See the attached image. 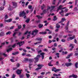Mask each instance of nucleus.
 <instances>
[{"label":"nucleus","mask_w":78,"mask_h":78,"mask_svg":"<svg viewBox=\"0 0 78 78\" xmlns=\"http://www.w3.org/2000/svg\"><path fill=\"white\" fill-rule=\"evenodd\" d=\"M25 44V42L24 41H20V42H18V43H17V45H19V47H21L23 44Z\"/></svg>","instance_id":"nucleus-6"},{"label":"nucleus","mask_w":78,"mask_h":78,"mask_svg":"<svg viewBox=\"0 0 78 78\" xmlns=\"http://www.w3.org/2000/svg\"><path fill=\"white\" fill-rule=\"evenodd\" d=\"M73 78H78V76L76 75H75L73 74Z\"/></svg>","instance_id":"nucleus-22"},{"label":"nucleus","mask_w":78,"mask_h":78,"mask_svg":"<svg viewBox=\"0 0 78 78\" xmlns=\"http://www.w3.org/2000/svg\"><path fill=\"white\" fill-rule=\"evenodd\" d=\"M44 8H45V4H43V5L41 6V9H44Z\"/></svg>","instance_id":"nucleus-27"},{"label":"nucleus","mask_w":78,"mask_h":78,"mask_svg":"<svg viewBox=\"0 0 78 78\" xmlns=\"http://www.w3.org/2000/svg\"><path fill=\"white\" fill-rule=\"evenodd\" d=\"M13 7L12 8H11V7H9L8 9V10H9V11H12V10L13 9Z\"/></svg>","instance_id":"nucleus-37"},{"label":"nucleus","mask_w":78,"mask_h":78,"mask_svg":"<svg viewBox=\"0 0 78 78\" xmlns=\"http://www.w3.org/2000/svg\"><path fill=\"white\" fill-rule=\"evenodd\" d=\"M26 76L27 78H29L30 76V74H29L28 73H26Z\"/></svg>","instance_id":"nucleus-28"},{"label":"nucleus","mask_w":78,"mask_h":78,"mask_svg":"<svg viewBox=\"0 0 78 78\" xmlns=\"http://www.w3.org/2000/svg\"><path fill=\"white\" fill-rule=\"evenodd\" d=\"M69 37L70 40H72L73 39H75V36H73V37Z\"/></svg>","instance_id":"nucleus-26"},{"label":"nucleus","mask_w":78,"mask_h":78,"mask_svg":"<svg viewBox=\"0 0 78 78\" xmlns=\"http://www.w3.org/2000/svg\"><path fill=\"white\" fill-rule=\"evenodd\" d=\"M12 19L10 18L8 20H5V22H12Z\"/></svg>","instance_id":"nucleus-13"},{"label":"nucleus","mask_w":78,"mask_h":78,"mask_svg":"<svg viewBox=\"0 0 78 78\" xmlns=\"http://www.w3.org/2000/svg\"><path fill=\"white\" fill-rule=\"evenodd\" d=\"M39 30H35L32 32V35H34V33H35V34H37V33H38Z\"/></svg>","instance_id":"nucleus-9"},{"label":"nucleus","mask_w":78,"mask_h":78,"mask_svg":"<svg viewBox=\"0 0 78 78\" xmlns=\"http://www.w3.org/2000/svg\"><path fill=\"white\" fill-rule=\"evenodd\" d=\"M11 31H9L6 32V35H8V34H9L10 35V34H11Z\"/></svg>","instance_id":"nucleus-31"},{"label":"nucleus","mask_w":78,"mask_h":78,"mask_svg":"<svg viewBox=\"0 0 78 78\" xmlns=\"http://www.w3.org/2000/svg\"><path fill=\"white\" fill-rule=\"evenodd\" d=\"M30 21V19H27V20H26L25 21V22L27 23H29V22Z\"/></svg>","instance_id":"nucleus-23"},{"label":"nucleus","mask_w":78,"mask_h":78,"mask_svg":"<svg viewBox=\"0 0 78 78\" xmlns=\"http://www.w3.org/2000/svg\"><path fill=\"white\" fill-rule=\"evenodd\" d=\"M16 66L17 67H20V64L18 63L17 64Z\"/></svg>","instance_id":"nucleus-57"},{"label":"nucleus","mask_w":78,"mask_h":78,"mask_svg":"<svg viewBox=\"0 0 78 78\" xmlns=\"http://www.w3.org/2000/svg\"><path fill=\"white\" fill-rule=\"evenodd\" d=\"M33 65V63H30L29 64V67L30 69V70H31V66H32Z\"/></svg>","instance_id":"nucleus-24"},{"label":"nucleus","mask_w":78,"mask_h":78,"mask_svg":"<svg viewBox=\"0 0 78 78\" xmlns=\"http://www.w3.org/2000/svg\"><path fill=\"white\" fill-rule=\"evenodd\" d=\"M10 61L11 62H16V61H14V59H10Z\"/></svg>","instance_id":"nucleus-36"},{"label":"nucleus","mask_w":78,"mask_h":78,"mask_svg":"<svg viewBox=\"0 0 78 78\" xmlns=\"http://www.w3.org/2000/svg\"><path fill=\"white\" fill-rule=\"evenodd\" d=\"M56 66H59V62L57 61L56 62Z\"/></svg>","instance_id":"nucleus-54"},{"label":"nucleus","mask_w":78,"mask_h":78,"mask_svg":"<svg viewBox=\"0 0 78 78\" xmlns=\"http://www.w3.org/2000/svg\"><path fill=\"white\" fill-rule=\"evenodd\" d=\"M25 15H26V13L25 12V11L23 10L22 12L20 13L19 16L21 17H24Z\"/></svg>","instance_id":"nucleus-2"},{"label":"nucleus","mask_w":78,"mask_h":78,"mask_svg":"<svg viewBox=\"0 0 78 78\" xmlns=\"http://www.w3.org/2000/svg\"><path fill=\"white\" fill-rule=\"evenodd\" d=\"M28 61H29L28 58H25L24 59V61L28 62Z\"/></svg>","instance_id":"nucleus-44"},{"label":"nucleus","mask_w":78,"mask_h":78,"mask_svg":"<svg viewBox=\"0 0 78 78\" xmlns=\"http://www.w3.org/2000/svg\"><path fill=\"white\" fill-rule=\"evenodd\" d=\"M45 74V72H42L41 73V75H44Z\"/></svg>","instance_id":"nucleus-64"},{"label":"nucleus","mask_w":78,"mask_h":78,"mask_svg":"<svg viewBox=\"0 0 78 78\" xmlns=\"http://www.w3.org/2000/svg\"><path fill=\"white\" fill-rule=\"evenodd\" d=\"M68 53V52L67 51H62V55H67Z\"/></svg>","instance_id":"nucleus-19"},{"label":"nucleus","mask_w":78,"mask_h":78,"mask_svg":"<svg viewBox=\"0 0 78 78\" xmlns=\"http://www.w3.org/2000/svg\"><path fill=\"white\" fill-rule=\"evenodd\" d=\"M39 34H46L47 32L45 31L44 32H40L39 33Z\"/></svg>","instance_id":"nucleus-20"},{"label":"nucleus","mask_w":78,"mask_h":78,"mask_svg":"<svg viewBox=\"0 0 78 78\" xmlns=\"http://www.w3.org/2000/svg\"><path fill=\"white\" fill-rule=\"evenodd\" d=\"M43 12L44 14H45V13H47V10L44 9L43 11Z\"/></svg>","instance_id":"nucleus-34"},{"label":"nucleus","mask_w":78,"mask_h":78,"mask_svg":"<svg viewBox=\"0 0 78 78\" xmlns=\"http://www.w3.org/2000/svg\"><path fill=\"white\" fill-rule=\"evenodd\" d=\"M8 18V16L7 15H6L5 16V19H7Z\"/></svg>","instance_id":"nucleus-41"},{"label":"nucleus","mask_w":78,"mask_h":78,"mask_svg":"<svg viewBox=\"0 0 78 78\" xmlns=\"http://www.w3.org/2000/svg\"><path fill=\"white\" fill-rule=\"evenodd\" d=\"M36 17H37L38 19H41V18H42V17L40 16L39 15H37L36 16Z\"/></svg>","instance_id":"nucleus-29"},{"label":"nucleus","mask_w":78,"mask_h":78,"mask_svg":"<svg viewBox=\"0 0 78 78\" xmlns=\"http://www.w3.org/2000/svg\"><path fill=\"white\" fill-rule=\"evenodd\" d=\"M12 3L13 4V8H16L17 6V4L16 2H12Z\"/></svg>","instance_id":"nucleus-5"},{"label":"nucleus","mask_w":78,"mask_h":78,"mask_svg":"<svg viewBox=\"0 0 78 78\" xmlns=\"http://www.w3.org/2000/svg\"><path fill=\"white\" fill-rule=\"evenodd\" d=\"M36 40L37 41H40V42H41V41H42V38L38 37L36 38Z\"/></svg>","instance_id":"nucleus-14"},{"label":"nucleus","mask_w":78,"mask_h":78,"mask_svg":"<svg viewBox=\"0 0 78 78\" xmlns=\"http://www.w3.org/2000/svg\"><path fill=\"white\" fill-rule=\"evenodd\" d=\"M55 55L57 56V58H59V53H57L55 54Z\"/></svg>","instance_id":"nucleus-30"},{"label":"nucleus","mask_w":78,"mask_h":78,"mask_svg":"<svg viewBox=\"0 0 78 78\" xmlns=\"http://www.w3.org/2000/svg\"><path fill=\"white\" fill-rule=\"evenodd\" d=\"M74 48V47L73 46H72L71 47V48L70 49V51H72V50Z\"/></svg>","instance_id":"nucleus-50"},{"label":"nucleus","mask_w":78,"mask_h":78,"mask_svg":"<svg viewBox=\"0 0 78 78\" xmlns=\"http://www.w3.org/2000/svg\"><path fill=\"white\" fill-rule=\"evenodd\" d=\"M61 41L62 42H66V39H62Z\"/></svg>","instance_id":"nucleus-42"},{"label":"nucleus","mask_w":78,"mask_h":78,"mask_svg":"<svg viewBox=\"0 0 78 78\" xmlns=\"http://www.w3.org/2000/svg\"><path fill=\"white\" fill-rule=\"evenodd\" d=\"M28 61L29 62V63H31V62H32L34 61V59L33 58L29 59Z\"/></svg>","instance_id":"nucleus-21"},{"label":"nucleus","mask_w":78,"mask_h":78,"mask_svg":"<svg viewBox=\"0 0 78 78\" xmlns=\"http://www.w3.org/2000/svg\"><path fill=\"white\" fill-rule=\"evenodd\" d=\"M51 33H52V31L49 30V32H48V34H51Z\"/></svg>","instance_id":"nucleus-53"},{"label":"nucleus","mask_w":78,"mask_h":78,"mask_svg":"<svg viewBox=\"0 0 78 78\" xmlns=\"http://www.w3.org/2000/svg\"><path fill=\"white\" fill-rule=\"evenodd\" d=\"M40 55H41V57L42 59H44V55H45V53L44 52H41L40 53Z\"/></svg>","instance_id":"nucleus-12"},{"label":"nucleus","mask_w":78,"mask_h":78,"mask_svg":"<svg viewBox=\"0 0 78 78\" xmlns=\"http://www.w3.org/2000/svg\"><path fill=\"white\" fill-rule=\"evenodd\" d=\"M61 8H62V5H61L58 7V9H61Z\"/></svg>","instance_id":"nucleus-58"},{"label":"nucleus","mask_w":78,"mask_h":78,"mask_svg":"<svg viewBox=\"0 0 78 78\" xmlns=\"http://www.w3.org/2000/svg\"><path fill=\"white\" fill-rule=\"evenodd\" d=\"M12 50V48H9V49H7V52H9L10 51Z\"/></svg>","instance_id":"nucleus-33"},{"label":"nucleus","mask_w":78,"mask_h":78,"mask_svg":"<svg viewBox=\"0 0 78 78\" xmlns=\"http://www.w3.org/2000/svg\"><path fill=\"white\" fill-rule=\"evenodd\" d=\"M44 77V76L41 75L39 76L38 77V78H43Z\"/></svg>","instance_id":"nucleus-46"},{"label":"nucleus","mask_w":78,"mask_h":78,"mask_svg":"<svg viewBox=\"0 0 78 78\" xmlns=\"http://www.w3.org/2000/svg\"><path fill=\"white\" fill-rule=\"evenodd\" d=\"M51 8H52V9H53L55 8V7H56L55 6H51Z\"/></svg>","instance_id":"nucleus-51"},{"label":"nucleus","mask_w":78,"mask_h":78,"mask_svg":"<svg viewBox=\"0 0 78 78\" xmlns=\"http://www.w3.org/2000/svg\"><path fill=\"white\" fill-rule=\"evenodd\" d=\"M51 62H50L48 63V66H53V65H51Z\"/></svg>","instance_id":"nucleus-32"},{"label":"nucleus","mask_w":78,"mask_h":78,"mask_svg":"<svg viewBox=\"0 0 78 78\" xmlns=\"http://www.w3.org/2000/svg\"><path fill=\"white\" fill-rule=\"evenodd\" d=\"M16 78V75L14 74H13L12 76V78Z\"/></svg>","instance_id":"nucleus-45"},{"label":"nucleus","mask_w":78,"mask_h":78,"mask_svg":"<svg viewBox=\"0 0 78 78\" xmlns=\"http://www.w3.org/2000/svg\"><path fill=\"white\" fill-rule=\"evenodd\" d=\"M57 19H58V18L56 17V16H54V19H53V20L54 22H55L56 20H57Z\"/></svg>","instance_id":"nucleus-17"},{"label":"nucleus","mask_w":78,"mask_h":78,"mask_svg":"<svg viewBox=\"0 0 78 78\" xmlns=\"http://www.w3.org/2000/svg\"><path fill=\"white\" fill-rule=\"evenodd\" d=\"M74 11H78V8H77V7H75L74 8Z\"/></svg>","instance_id":"nucleus-62"},{"label":"nucleus","mask_w":78,"mask_h":78,"mask_svg":"<svg viewBox=\"0 0 78 78\" xmlns=\"http://www.w3.org/2000/svg\"><path fill=\"white\" fill-rule=\"evenodd\" d=\"M41 42H42L41 41L37 42L36 43H34V45H37V44H40V43H41Z\"/></svg>","instance_id":"nucleus-35"},{"label":"nucleus","mask_w":78,"mask_h":78,"mask_svg":"<svg viewBox=\"0 0 78 78\" xmlns=\"http://www.w3.org/2000/svg\"><path fill=\"white\" fill-rule=\"evenodd\" d=\"M57 36H58V34H56L55 35V37L53 38L54 39H56V37H57Z\"/></svg>","instance_id":"nucleus-39"},{"label":"nucleus","mask_w":78,"mask_h":78,"mask_svg":"<svg viewBox=\"0 0 78 78\" xmlns=\"http://www.w3.org/2000/svg\"><path fill=\"white\" fill-rule=\"evenodd\" d=\"M66 20V19H65V18H62V21H64V20Z\"/></svg>","instance_id":"nucleus-48"},{"label":"nucleus","mask_w":78,"mask_h":78,"mask_svg":"<svg viewBox=\"0 0 78 78\" xmlns=\"http://www.w3.org/2000/svg\"><path fill=\"white\" fill-rule=\"evenodd\" d=\"M18 29H20L22 27V25H20L19 26H18Z\"/></svg>","instance_id":"nucleus-56"},{"label":"nucleus","mask_w":78,"mask_h":78,"mask_svg":"<svg viewBox=\"0 0 78 78\" xmlns=\"http://www.w3.org/2000/svg\"><path fill=\"white\" fill-rule=\"evenodd\" d=\"M18 54H19V51H16L14 53H13L12 54V55H18Z\"/></svg>","instance_id":"nucleus-15"},{"label":"nucleus","mask_w":78,"mask_h":78,"mask_svg":"<svg viewBox=\"0 0 78 78\" xmlns=\"http://www.w3.org/2000/svg\"><path fill=\"white\" fill-rule=\"evenodd\" d=\"M36 22L37 23H40V22H41V21L40 20H38L36 21Z\"/></svg>","instance_id":"nucleus-61"},{"label":"nucleus","mask_w":78,"mask_h":78,"mask_svg":"<svg viewBox=\"0 0 78 78\" xmlns=\"http://www.w3.org/2000/svg\"><path fill=\"white\" fill-rule=\"evenodd\" d=\"M38 68H37L35 69V70H40L42 69V67H43V65L42 64H38L37 65Z\"/></svg>","instance_id":"nucleus-4"},{"label":"nucleus","mask_w":78,"mask_h":78,"mask_svg":"<svg viewBox=\"0 0 78 78\" xmlns=\"http://www.w3.org/2000/svg\"><path fill=\"white\" fill-rule=\"evenodd\" d=\"M26 56H27V57H31V55L30 54H29L26 55Z\"/></svg>","instance_id":"nucleus-38"},{"label":"nucleus","mask_w":78,"mask_h":78,"mask_svg":"<svg viewBox=\"0 0 78 78\" xmlns=\"http://www.w3.org/2000/svg\"><path fill=\"white\" fill-rule=\"evenodd\" d=\"M72 65H73V64L71 62H68L65 63V65H66L67 67L71 66Z\"/></svg>","instance_id":"nucleus-8"},{"label":"nucleus","mask_w":78,"mask_h":78,"mask_svg":"<svg viewBox=\"0 0 78 78\" xmlns=\"http://www.w3.org/2000/svg\"><path fill=\"white\" fill-rule=\"evenodd\" d=\"M42 27H43V24H40L38 25V27L39 28H42Z\"/></svg>","instance_id":"nucleus-25"},{"label":"nucleus","mask_w":78,"mask_h":78,"mask_svg":"<svg viewBox=\"0 0 78 78\" xmlns=\"http://www.w3.org/2000/svg\"><path fill=\"white\" fill-rule=\"evenodd\" d=\"M16 73L18 75H20L22 73V70L18 69L16 71Z\"/></svg>","instance_id":"nucleus-11"},{"label":"nucleus","mask_w":78,"mask_h":78,"mask_svg":"<svg viewBox=\"0 0 78 78\" xmlns=\"http://www.w3.org/2000/svg\"><path fill=\"white\" fill-rule=\"evenodd\" d=\"M69 23H70V21H68L67 23V25L66 26L65 28L66 30L68 31L69 30Z\"/></svg>","instance_id":"nucleus-7"},{"label":"nucleus","mask_w":78,"mask_h":78,"mask_svg":"<svg viewBox=\"0 0 78 78\" xmlns=\"http://www.w3.org/2000/svg\"><path fill=\"white\" fill-rule=\"evenodd\" d=\"M28 8L29 9H31L32 8V5H29L28 6Z\"/></svg>","instance_id":"nucleus-52"},{"label":"nucleus","mask_w":78,"mask_h":78,"mask_svg":"<svg viewBox=\"0 0 78 78\" xmlns=\"http://www.w3.org/2000/svg\"><path fill=\"white\" fill-rule=\"evenodd\" d=\"M61 26L59 25V23H57L56 24V28H59Z\"/></svg>","instance_id":"nucleus-16"},{"label":"nucleus","mask_w":78,"mask_h":78,"mask_svg":"<svg viewBox=\"0 0 78 78\" xmlns=\"http://www.w3.org/2000/svg\"><path fill=\"white\" fill-rule=\"evenodd\" d=\"M56 68L55 67H53L52 68L51 70L52 72H55V73L56 72H59V71H61V69H56Z\"/></svg>","instance_id":"nucleus-3"},{"label":"nucleus","mask_w":78,"mask_h":78,"mask_svg":"<svg viewBox=\"0 0 78 78\" xmlns=\"http://www.w3.org/2000/svg\"><path fill=\"white\" fill-rule=\"evenodd\" d=\"M54 47H57V43H55L54 44Z\"/></svg>","instance_id":"nucleus-55"},{"label":"nucleus","mask_w":78,"mask_h":78,"mask_svg":"<svg viewBox=\"0 0 78 78\" xmlns=\"http://www.w3.org/2000/svg\"><path fill=\"white\" fill-rule=\"evenodd\" d=\"M3 55L5 56V57H6L7 56H8V55L7 54H5V53H3Z\"/></svg>","instance_id":"nucleus-63"},{"label":"nucleus","mask_w":78,"mask_h":78,"mask_svg":"<svg viewBox=\"0 0 78 78\" xmlns=\"http://www.w3.org/2000/svg\"><path fill=\"white\" fill-rule=\"evenodd\" d=\"M64 11L63 10H61V12H59V14L61 15L62 16H64Z\"/></svg>","instance_id":"nucleus-10"},{"label":"nucleus","mask_w":78,"mask_h":78,"mask_svg":"<svg viewBox=\"0 0 78 78\" xmlns=\"http://www.w3.org/2000/svg\"><path fill=\"white\" fill-rule=\"evenodd\" d=\"M5 35V34L3 32H2L0 33V36L2 37Z\"/></svg>","instance_id":"nucleus-18"},{"label":"nucleus","mask_w":78,"mask_h":78,"mask_svg":"<svg viewBox=\"0 0 78 78\" xmlns=\"http://www.w3.org/2000/svg\"><path fill=\"white\" fill-rule=\"evenodd\" d=\"M3 9H4V7H1L0 8V10H3Z\"/></svg>","instance_id":"nucleus-60"},{"label":"nucleus","mask_w":78,"mask_h":78,"mask_svg":"<svg viewBox=\"0 0 78 78\" xmlns=\"http://www.w3.org/2000/svg\"><path fill=\"white\" fill-rule=\"evenodd\" d=\"M66 32L69 33H72L73 32V31H67Z\"/></svg>","instance_id":"nucleus-49"},{"label":"nucleus","mask_w":78,"mask_h":78,"mask_svg":"<svg viewBox=\"0 0 78 78\" xmlns=\"http://www.w3.org/2000/svg\"><path fill=\"white\" fill-rule=\"evenodd\" d=\"M16 44H13L12 46V48H15L16 47Z\"/></svg>","instance_id":"nucleus-43"},{"label":"nucleus","mask_w":78,"mask_h":78,"mask_svg":"<svg viewBox=\"0 0 78 78\" xmlns=\"http://www.w3.org/2000/svg\"><path fill=\"white\" fill-rule=\"evenodd\" d=\"M41 57V55H38L36 57L34 58V59L35 60L34 61L35 63H36V62H37L38 61H39V59Z\"/></svg>","instance_id":"nucleus-1"},{"label":"nucleus","mask_w":78,"mask_h":78,"mask_svg":"<svg viewBox=\"0 0 78 78\" xmlns=\"http://www.w3.org/2000/svg\"><path fill=\"white\" fill-rule=\"evenodd\" d=\"M49 28L50 29H51V30H53V26L50 25L49 27Z\"/></svg>","instance_id":"nucleus-47"},{"label":"nucleus","mask_w":78,"mask_h":78,"mask_svg":"<svg viewBox=\"0 0 78 78\" xmlns=\"http://www.w3.org/2000/svg\"><path fill=\"white\" fill-rule=\"evenodd\" d=\"M60 48L61 49V50L59 51V52H62V51L63 50V49H62V47H60Z\"/></svg>","instance_id":"nucleus-40"},{"label":"nucleus","mask_w":78,"mask_h":78,"mask_svg":"<svg viewBox=\"0 0 78 78\" xmlns=\"http://www.w3.org/2000/svg\"><path fill=\"white\" fill-rule=\"evenodd\" d=\"M53 76L54 77H56V76H57V74H56V73H54L53 74Z\"/></svg>","instance_id":"nucleus-59"}]
</instances>
